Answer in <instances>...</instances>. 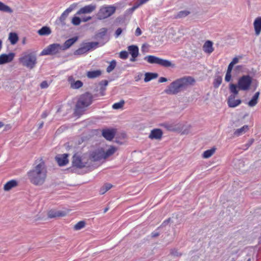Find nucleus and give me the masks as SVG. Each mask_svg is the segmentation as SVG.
I'll use <instances>...</instances> for the list:
<instances>
[{
    "label": "nucleus",
    "instance_id": "obj_9",
    "mask_svg": "<svg viewBox=\"0 0 261 261\" xmlns=\"http://www.w3.org/2000/svg\"><path fill=\"white\" fill-rule=\"evenodd\" d=\"M128 51L132 57L130 59V61L135 62L137 60V58L139 56V47L136 45H131L127 47Z\"/></svg>",
    "mask_w": 261,
    "mask_h": 261
},
{
    "label": "nucleus",
    "instance_id": "obj_19",
    "mask_svg": "<svg viewBox=\"0 0 261 261\" xmlns=\"http://www.w3.org/2000/svg\"><path fill=\"white\" fill-rule=\"evenodd\" d=\"M68 154H63L61 156L55 157V160L60 166H64L68 163Z\"/></svg>",
    "mask_w": 261,
    "mask_h": 261
},
{
    "label": "nucleus",
    "instance_id": "obj_55",
    "mask_svg": "<svg viewBox=\"0 0 261 261\" xmlns=\"http://www.w3.org/2000/svg\"><path fill=\"white\" fill-rule=\"evenodd\" d=\"M143 4H141V1H137L134 6L133 7V9H135V10L138 8L140 6L142 5Z\"/></svg>",
    "mask_w": 261,
    "mask_h": 261
},
{
    "label": "nucleus",
    "instance_id": "obj_13",
    "mask_svg": "<svg viewBox=\"0 0 261 261\" xmlns=\"http://www.w3.org/2000/svg\"><path fill=\"white\" fill-rule=\"evenodd\" d=\"M163 131L160 128H154L151 130L148 136L149 138L151 140H160L163 136Z\"/></svg>",
    "mask_w": 261,
    "mask_h": 261
},
{
    "label": "nucleus",
    "instance_id": "obj_14",
    "mask_svg": "<svg viewBox=\"0 0 261 261\" xmlns=\"http://www.w3.org/2000/svg\"><path fill=\"white\" fill-rule=\"evenodd\" d=\"M116 130L115 129H105L102 130V135L107 140L111 141L115 137Z\"/></svg>",
    "mask_w": 261,
    "mask_h": 261
},
{
    "label": "nucleus",
    "instance_id": "obj_60",
    "mask_svg": "<svg viewBox=\"0 0 261 261\" xmlns=\"http://www.w3.org/2000/svg\"><path fill=\"white\" fill-rule=\"evenodd\" d=\"M160 233L157 231H153L151 233V237L152 238H156L159 236Z\"/></svg>",
    "mask_w": 261,
    "mask_h": 261
},
{
    "label": "nucleus",
    "instance_id": "obj_5",
    "mask_svg": "<svg viewBox=\"0 0 261 261\" xmlns=\"http://www.w3.org/2000/svg\"><path fill=\"white\" fill-rule=\"evenodd\" d=\"M116 10V7L113 5L102 6L97 13V18L99 19L107 18L115 13Z\"/></svg>",
    "mask_w": 261,
    "mask_h": 261
},
{
    "label": "nucleus",
    "instance_id": "obj_11",
    "mask_svg": "<svg viewBox=\"0 0 261 261\" xmlns=\"http://www.w3.org/2000/svg\"><path fill=\"white\" fill-rule=\"evenodd\" d=\"M14 53H10L8 54H3L0 55V65L8 63L12 61L15 57Z\"/></svg>",
    "mask_w": 261,
    "mask_h": 261
},
{
    "label": "nucleus",
    "instance_id": "obj_49",
    "mask_svg": "<svg viewBox=\"0 0 261 261\" xmlns=\"http://www.w3.org/2000/svg\"><path fill=\"white\" fill-rule=\"evenodd\" d=\"M128 56V53L125 50H122L119 53V58L122 59H126Z\"/></svg>",
    "mask_w": 261,
    "mask_h": 261
},
{
    "label": "nucleus",
    "instance_id": "obj_28",
    "mask_svg": "<svg viewBox=\"0 0 261 261\" xmlns=\"http://www.w3.org/2000/svg\"><path fill=\"white\" fill-rule=\"evenodd\" d=\"M69 81H71V80L73 81V82H71V87L73 89H77L80 88L83 86V82L80 80H77L76 81H74L72 76H70L68 79Z\"/></svg>",
    "mask_w": 261,
    "mask_h": 261
},
{
    "label": "nucleus",
    "instance_id": "obj_20",
    "mask_svg": "<svg viewBox=\"0 0 261 261\" xmlns=\"http://www.w3.org/2000/svg\"><path fill=\"white\" fill-rule=\"evenodd\" d=\"M83 43L84 44L87 52L94 50L96 48L98 47V45L99 43L98 42H83Z\"/></svg>",
    "mask_w": 261,
    "mask_h": 261
},
{
    "label": "nucleus",
    "instance_id": "obj_8",
    "mask_svg": "<svg viewBox=\"0 0 261 261\" xmlns=\"http://www.w3.org/2000/svg\"><path fill=\"white\" fill-rule=\"evenodd\" d=\"M76 3L71 4L66 10H65L61 14L60 17L56 20V23L58 24H61L62 26L66 24L65 20L68 17L69 13L73 11L77 7Z\"/></svg>",
    "mask_w": 261,
    "mask_h": 261
},
{
    "label": "nucleus",
    "instance_id": "obj_38",
    "mask_svg": "<svg viewBox=\"0 0 261 261\" xmlns=\"http://www.w3.org/2000/svg\"><path fill=\"white\" fill-rule=\"evenodd\" d=\"M113 187L112 185L110 183L105 184L99 190V194L103 195L109 190Z\"/></svg>",
    "mask_w": 261,
    "mask_h": 261
},
{
    "label": "nucleus",
    "instance_id": "obj_36",
    "mask_svg": "<svg viewBox=\"0 0 261 261\" xmlns=\"http://www.w3.org/2000/svg\"><path fill=\"white\" fill-rule=\"evenodd\" d=\"M238 85L231 83L229 84V90L232 94L230 95H234V97L239 93Z\"/></svg>",
    "mask_w": 261,
    "mask_h": 261
},
{
    "label": "nucleus",
    "instance_id": "obj_33",
    "mask_svg": "<svg viewBox=\"0 0 261 261\" xmlns=\"http://www.w3.org/2000/svg\"><path fill=\"white\" fill-rule=\"evenodd\" d=\"M8 39L12 45H14L18 41V36L15 32H11L9 34Z\"/></svg>",
    "mask_w": 261,
    "mask_h": 261
},
{
    "label": "nucleus",
    "instance_id": "obj_58",
    "mask_svg": "<svg viewBox=\"0 0 261 261\" xmlns=\"http://www.w3.org/2000/svg\"><path fill=\"white\" fill-rule=\"evenodd\" d=\"M142 34V31L139 28H137L135 31V35L136 36H140Z\"/></svg>",
    "mask_w": 261,
    "mask_h": 261
},
{
    "label": "nucleus",
    "instance_id": "obj_59",
    "mask_svg": "<svg viewBox=\"0 0 261 261\" xmlns=\"http://www.w3.org/2000/svg\"><path fill=\"white\" fill-rule=\"evenodd\" d=\"M243 68V65H237L235 67L234 70L236 71H241Z\"/></svg>",
    "mask_w": 261,
    "mask_h": 261
},
{
    "label": "nucleus",
    "instance_id": "obj_21",
    "mask_svg": "<svg viewBox=\"0 0 261 261\" xmlns=\"http://www.w3.org/2000/svg\"><path fill=\"white\" fill-rule=\"evenodd\" d=\"M47 215L48 217L49 218L61 217L65 215V213L62 211H57L51 210L48 211Z\"/></svg>",
    "mask_w": 261,
    "mask_h": 261
},
{
    "label": "nucleus",
    "instance_id": "obj_12",
    "mask_svg": "<svg viewBox=\"0 0 261 261\" xmlns=\"http://www.w3.org/2000/svg\"><path fill=\"white\" fill-rule=\"evenodd\" d=\"M108 84V81L107 80H102L101 82L99 83V85L100 86L99 89L98 87H96L94 90V92H97L99 91V93L97 94L99 95V96H103L105 95L106 93L105 91L106 90V86Z\"/></svg>",
    "mask_w": 261,
    "mask_h": 261
},
{
    "label": "nucleus",
    "instance_id": "obj_51",
    "mask_svg": "<svg viewBox=\"0 0 261 261\" xmlns=\"http://www.w3.org/2000/svg\"><path fill=\"white\" fill-rule=\"evenodd\" d=\"M170 254L175 256H180L181 255V254L179 253L175 249L171 250Z\"/></svg>",
    "mask_w": 261,
    "mask_h": 261
},
{
    "label": "nucleus",
    "instance_id": "obj_22",
    "mask_svg": "<svg viewBox=\"0 0 261 261\" xmlns=\"http://www.w3.org/2000/svg\"><path fill=\"white\" fill-rule=\"evenodd\" d=\"M18 185V182L16 180L12 179L6 182L4 186V190L5 191H9L12 188L16 187Z\"/></svg>",
    "mask_w": 261,
    "mask_h": 261
},
{
    "label": "nucleus",
    "instance_id": "obj_53",
    "mask_svg": "<svg viewBox=\"0 0 261 261\" xmlns=\"http://www.w3.org/2000/svg\"><path fill=\"white\" fill-rule=\"evenodd\" d=\"M122 29L120 28H118L115 33V36L116 38L118 37L122 33Z\"/></svg>",
    "mask_w": 261,
    "mask_h": 261
},
{
    "label": "nucleus",
    "instance_id": "obj_26",
    "mask_svg": "<svg viewBox=\"0 0 261 261\" xmlns=\"http://www.w3.org/2000/svg\"><path fill=\"white\" fill-rule=\"evenodd\" d=\"M37 33L40 36H47L51 33V30L49 27L44 26L39 29Z\"/></svg>",
    "mask_w": 261,
    "mask_h": 261
},
{
    "label": "nucleus",
    "instance_id": "obj_56",
    "mask_svg": "<svg viewBox=\"0 0 261 261\" xmlns=\"http://www.w3.org/2000/svg\"><path fill=\"white\" fill-rule=\"evenodd\" d=\"M253 139H251L247 143H246L245 146L246 147V148L244 149V150H246L247 149L249 146H251V145L252 144V143L253 142Z\"/></svg>",
    "mask_w": 261,
    "mask_h": 261
},
{
    "label": "nucleus",
    "instance_id": "obj_34",
    "mask_svg": "<svg viewBox=\"0 0 261 261\" xmlns=\"http://www.w3.org/2000/svg\"><path fill=\"white\" fill-rule=\"evenodd\" d=\"M116 150L117 148L113 146H111L106 151L103 150L104 159H106L113 155Z\"/></svg>",
    "mask_w": 261,
    "mask_h": 261
},
{
    "label": "nucleus",
    "instance_id": "obj_44",
    "mask_svg": "<svg viewBox=\"0 0 261 261\" xmlns=\"http://www.w3.org/2000/svg\"><path fill=\"white\" fill-rule=\"evenodd\" d=\"M116 61L115 60H113L110 63L109 65L107 68V72L110 73L112 72L116 67Z\"/></svg>",
    "mask_w": 261,
    "mask_h": 261
},
{
    "label": "nucleus",
    "instance_id": "obj_23",
    "mask_svg": "<svg viewBox=\"0 0 261 261\" xmlns=\"http://www.w3.org/2000/svg\"><path fill=\"white\" fill-rule=\"evenodd\" d=\"M158 65L166 68L172 67L174 68L175 65L174 63H172L170 61L160 58Z\"/></svg>",
    "mask_w": 261,
    "mask_h": 261
},
{
    "label": "nucleus",
    "instance_id": "obj_15",
    "mask_svg": "<svg viewBox=\"0 0 261 261\" xmlns=\"http://www.w3.org/2000/svg\"><path fill=\"white\" fill-rule=\"evenodd\" d=\"M72 163L73 166L79 169H82L86 166L85 164L82 162L81 157L75 154L72 157Z\"/></svg>",
    "mask_w": 261,
    "mask_h": 261
},
{
    "label": "nucleus",
    "instance_id": "obj_57",
    "mask_svg": "<svg viewBox=\"0 0 261 261\" xmlns=\"http://www.w3.org/2000/svg\"><path fill=\"white\" fill-rule=\"evenodd\" d=\"M233 66H234V65L230 63L229 64L228 66L226 72H231V71H232V68H233Z\"/></svg>",
    "mask_w": 261,
    "mask_h": 261
},
{
    "label": "nucleus",
    "instance_id": "obj_42",
    "mask_svg": "<svg viewBox=\"0 0 261 261\" xmlns=\"http://www.w3.org/2000/svg\"><path fill=\"white\" fill-rule=\"evenodd\" d=\"M222 78L221 76L218 75L216 76L213 82V86L214 88H218L222 83Z\"/></svg>",
    "mask_w": 261,
    "mask_h": 261
},
{
    "label": "nucleus",
    "instance_id": "obj_31",
    "mask_svg": "<svg viewBox=\"0 0 261 261\" xmlns=\"http://www.w3.org/2000/svg\"><path fill=\"white\" fill-rule=\"evenodd\" d=\"M160 58L154 56L149 55L144 57V59L150 64H159Z\"/></svg>",
    "mask_w": 261,
    "mask_h": 261
},
{
    "label": "nucleus",
    "instance_id": "obj_47",
    "mask_svg": "<svg viewBox=\"0 0 261 261\" xmlns=\"http://www.w3.org/2000/svg\"><path fill=\"white\" fill-rule=\"evenodd\" d=\"M134 11H135V9H133V7L129 8L125 11L124 13L123 14V15L126 18H127L128 17L129 18Z\"/></svg>",
    "mask_w": 261,
    "mask_h": 261
},
{
    "label": "nucleus",
    "instance_id": "obj_1",
    "mask_svg": "<svg viewBox=\"0 0 261 261\" xmlns=\"http://www.w3.org/2000/svg\"><path fill=\"white\" fill-rule=\"evenodd\" d=\"M35 166L27 173L30 181L35 186H40L45 181L47 177V168L44 162L40 159L36 160Z\"/></svg>",
    "mask_w": 261,
    "mask_h": 261
},
{
    "label": "nucleus",
    "instance_id": "obj_61",
    "mask_svg": "<svg viewBox=\"0 0 261 261\" xmlns=\"http://www.w3.org/2000/svg\"><path fill=\"white\" fill-rule=\"evenodd\" d=\"M170 221H171V218H169L167 219V220H165V221L163 222V223H162V226H166V225H167V224L169 223V222H170Z\"/></svg>",
    "mask_w": 261,
    "mask_h": 261
},
{
    "label": "nucleus",
    "instance_id": "obj_39",
    "mask_svg": "<svg viewBox=\"0 0 261 261\" xmlns=\"http://www.w3.org/2000/svg\"><path fill=\"white\" fill-rule=\"evenodd\" d=\"M86 53H87V51L84 44L82 43L81 45V47H79L77 49L75 50L73 54L74 55H82Z\"/></svg>",
    "mask_w": 261,
    "mask_h": 261
},
{
    "label": "nucleus",
    "instance_id": "obj_62",
    "mask_svg": "<svg viewBox=\"0 0 261 261\" xmlns=\"http://www.w3.org/2000/svg\"><path fill=\"white\" fill-rule=\"evenodd\" d=\"M167 79L165 77H161L159 80V83H164L167 81Z\"/></svg>",
    "mask_w": 261,
    "mask_h": 261
},
{
    "label": "nucleus",
    "instance_id": "obj_27",
    "mask_svg": "<svg viewBox=\"0 0 261 261\" xmlns=\"http://www.w3.org/2000/svg\"><path fill=\"white\" fill-rule=\"evenodd\" d=\"M101 73L100 70L89 71L87 73V76L89 79H94L99 77Z\"/></svg>",
    "mask_w": 261,
    "mask_h": 261
},
{
    "label": "nucleus",
    "instance_id": "obj_45",
    "mask_svg": "<svg viewBox=\"0 0 261 261\" xmlns=\"http://www.w3.org/2000/svg\"><path fill=\"white\" fill-rule=\"evenodd\" d=\"M125 103L124 100H121L119 102L115 103L112 106V108L114 110H118L122 108Z\"/></svg>",
    "mask_w": 261,
    "mask_h": 261
},
{
    "label": "nucleus",
    "instance_id": "obj_6",
    "mask_svg": "<svg viewBox=\"0 0 261 261\" xmlns=\"http://www.w3.org/2000/svg\"><path fill=\"white\" fill-rule=\"evenodd\" d=\"M252 83V78L249 75H244L240 77L238 82L239 90L246 91L249 89Z\"/></svg>",
    "mask_w": 261,
    "mask_h": 261
},
{
    "label": "nucleus",
    "instance_id": "obj_46",
    "mask_svg": "<svg viewBox=\"0 0 261 261\" xmlns=\"http://www.w3.org/2000/svg\"><path fill=\"white\" fill-rule=\"evenodd\" d=\"M86 225V223L84 221H81L77 222L74 226V229L76 230H80L81 229L84 228Z\"/></svg>",
    "mask_w": 261,
    "mask_h": 261
},
{
    "label": "nucleus",
    "instance_id": "obj_29",
    "mask_svg": "<svg viewBox=\"0 0 261 261\" xmlns=\"http://www.w3.org/2000/svg\"><path fill=\"white\" fill-rule=\"evenodd\" d=\"M259 94L260 92L259 91L256 92L254 94L251 100H249L248 102L249 106L252 107L255 106L257 103Z\"/></svg>",
    "mask_w": 261,
    "mask_h": 261
},
{
    "label": "nucleus",
    "instance_id": "obj_32",
    "mask_svg": "<svg viewBox=\"0 0 261 261\" xmlns=\"http://www.w3.org/2000/svg\"><path fill=\"white\" fill-rule=\"evenodd\" d=\"M107 32L108 29L106 28L100 29L99 32L95 35V38L99 40L104 39Z\"/></svg>",
    "mask_w": 261,
    "mask_h": 261
},
{
    "label": "nucleus",
    "instance_id": "obj_64",
    "mask_svg": "<svg viewBox=\"0 0 261 261\" xmlns=\"http://www.w3.org/2000/svg\"><path fill=\"white\" fill-rule=\"evenodd\" d=\"M90 19H91V17L90 16L85 17L82 18V20L83 22H87L90 20Z\"/></svg>",
    "mask_w": 261,
    "mask_h": 261
},
{
    "label": "nucleus",
    "instance_id": "obj_4",
    "mask_svg": "<svg viewBox=\"0 0 261 261\" xmlns=\"http://www.w3.org/2000/svg\"><path fill=\"white\" fill-rule=\"evenodd\" d=\"M19 62L22 66L30 69H33L37 63V56L35 52H32L23 55L19 58Z\"/></svg>",
    "mask_w": 261,
    "mask_h": 261
},
{
    "label": "nucleus",
    "instance_id": "obj_54",
    "mask_svg": "<svg viewBox=\"0 0 261 261\" xmlns=\"http://www.w3.org/2000/svg\"><path fill=\"white\" fill-rule=\"evenodd\" d=\"M40 86L41 88L44 89V88H46L48 87V84L46 81H43L40 84Z\"/></svg>",
    "mask_w": 261,
    "mask_h": 261
},
{
    "label": "nucleus",
    "instance_id": "obj_35",
    "mask_svg": "<svg viewBox=\"0 0 261 261\" xmlns=\"http://www.w3.org/2000/svg\"><path fill=\"white\" fill-rule=\"evenodd\" d=\"M216 148L213 147L210 149H208L203 152L202 157L204 159H208L210 158L215 152Z\"/></svg>",
    "mask_w": 261,
    "mask_h": 261
},
{
    "label": "nucleus",
    "instance_id": "obj_40",
    "mask_svg": "<svg viewBox=\"0 0 261 261\" xmlns=\"http://www.w3.org/2000/svg\"><path fill=\"white\" fill-rule=\"evenodd\" d=\"M0 11L5 12L12 13L13 10L8 6L0 2Z\"/></svg>",
    "mask_w": 261,
    "mask_h": 261
},
{
    "label": "nucleus",
    "instance_id": "obj_43",
    "mask_svg": "<svg viewBox=\"0 0 261 261\" xmlns=\"http://www.w3.org/2000/svg\"><path fill=\"white\" fill-rule=\"evenodd\" d=\"M126 19L127 18L125 17L123 15H120L116 18L114 21V23L116 25H118L120 24L124 23Z\"/></svg>",
    "mask_w": 261,
    "mask_h": 261
},
{
    "label": "nucleus",
    "instance_id": "obj_63",
    "mask_svg": "<svg viewBox=\"0 0 261 261\" xmlns=\"http://www.w3.org/2000/svg\"><path fill=\"white\" fill-rule=\"evenodd\" d=\"M238 62H239L238 58L237 57H235L232 59V60L230 62V63H231L232 64H233L234 65V64H237Z\"/></svg>",
    "mask_w": 261,
    "mask_h": 261
},
{
    "label": "nucleus",
    "instance_id": "obj_10",
    "mask_svg": "<svg viewBox=\"0 0 261 261\" xmlns=\"http://www.w3.org/2000/svg\"><path fill=\"white\" fill-rule=\"evenodd\" d=\"M103 149L101 148L95 151H92L90 155V158L93 161H99L102 159H104Z\"/></svg>",
    "mask_w": 261,
    "mask_h": 261
},
{
    "label": "nucleus",
    "instance_id": "obj_48",
    "mask_svg": "<svg viewBox=\"0 0 261 261\" xmlns=\"http://www.w3.org/2000/svg\"><path fill=\"white\" fill-rule=\"evenodd\" d=\"M82 21L81 19L79 17L74 16L71 21V23L74 25H79Z\"/></svg>",
    "mask_w": 261,
    "mask_h": 261
},
{
    "label": "nucleus",
    "instance_id": "obj_7",
    "mask_svg": "<svg viewBox=\"0 0 261 261\" xmlns=\"http://www.w3.org/2000/svg\"><path fill=\"white\" fill-rule=\"evenodd\" d=\"M62 50L61 45L59 43H53L45 48L41 53L40 55H55Z\"/></svg>",
    "mask_w": 261,
    "mask_h": 261
},
{
    "label": "nucleus",
    "instance_id": "obj_16",
    "mask_svg": "<svg viewBox=\"0 0 261 261\" xmlns=\"http://www.w3.org/2000/svg\"><path fill=\"white\" fill-rule=\"evenodd\" d=\"M96 9L95 5H89L85 6V7L81 8L77 12L76 14L81 15L82 14L90 13L95 10Z\"/></svg>",
    "mask_w": 261,
    "mask_h": 261
},
{
    "label": "nucleus",
    "instance_id": "obj_25",
    "mask_svg": "<svg viewBox=\"0 0 261 261\" xmlns=\"http://www.w3.org/2000/svg\"><path fill=\"white\" fill-rule=\"evenodd\" d=\"M213 42L210 40L206 41L203 46V50L208 54H211L214 51V48L213 47Z\"/></svg>",
    "mask_w": 261,
    "mask_h": 261
},
{
    "label": "nucleus",
    "instance_id": "obj_50",
    "mask_svg": "<svg viewBox=\"0 0 261 261\" xmlns=\"http://www.w3.org/2000/svg\"><path fill=\"white\" fill-rule=\"evenodd\" d=\"M164 125L168 130L174 132L176 130L175 126L172 124H165Z\"/></svg>",
    "mask_w": 261,
    "mask_h": 261
},
{
    "label": "nucleus",
    "instance_id": "obj_18",
    "mask_svg": "<svg viewBox=\"0 0 261 261\" xmlns=\"http://www.w3.org/2000/svg\"><path fill=\"white\" fill-rule=\"evenodd\" d=\"M234 95H229L227 99L228 106L230 108H235L240 105L242 102L241 99H234Z\"/></svg>",
    "mask_w": 261,
    "mask_h": 261
},
{
    "label": "nucleus",
    "instance_id": "obj_41",
    "mask_svg": "<svg viewBox=\"0 0 261 261\" xmlns=\"http://www.w3.org/2000/svg\"><path fill=\"white\" fill-rule=\"evenodd\" d=\"M190 13V12L188 10H183L178 12L175 16V18H184L188 16Z\"/></svg>",
    "mask_w": 261,
    "mask_h": 261
},
{
    "label": "nucleus",
    "instance_id": "obj_37",
    "mask_svg": "<svg viewBox=\"0 0 261 261\" xmlns=\"http://www.w3.org/2000/svg\"><path fill=\"white\" fill-rule=\"evenodd\" d=\"M249 129V127L247 125H245L242 126L241 128H238L236 129L233 134L235 136H239L241 135L242 134L245 133Z\"/></svg>",
    "mask_w": 261,
    "mask_h": 261
},
{
    "label": "nucleus",
    "instance_id": "obj_52",
    "mask_svg": "<svg viewBox=\"0 0 261 261\" xmlns=\"http://www.w3.org/2000/svg\"><path fill=\"white\" fill-rule=\"evenodd\" d=\"M231 79V72H226L225 76V81L226 82H229Z\"/></svg>",
    "mask_w": 261,
    "mask_h": 261
},
{
    "label": "nucleus",
    "instance_id": "obj_17",
    "mask_svg": "<svg viewBox=\"0 0 261 261\" xmlns=\"http://www.w3.org/2000/svg\"><path fill=\"white\" fill-rule=\"evenodd\" d=\"M79 38L77 36L73 37L71 38H70L67 40L63 45H61V48L62 50H66L71 47L75 42H76Z\"/></svg>",
    "mask_w": 261,
    "mask_h": 261
},
{
    "label": "nucleus",
    "instance_id": "obj_30",
    "mask_svg": "<svg viewBox=\"0 0 261 261\" xmlns=\"http://www.w3.org/2000/svg\"><path fill=\"white\" fill-rule=\"evenodd\" d=\"M159 76L158 73L155 72H146L145 74L144 81L145 82H148L150 81L157 78Z\"/></svg>",
    "mask_w": 261,
    "mask_h": 261
},
{
    "label": "nucleus",
    "instance_id": "obj_24",
    "mask_svg": "<svg viewBox=\"0 0 261 261\" xmlns=\"http://www.w3.org/2000/svg\"><path fill=\"white\" fill-rule=\"evenodd\" d=\"M253 24L255 34L258 35L261 32V17L256 18L253 22Z\"/></svg>",
    "mask_w": 261,
    "mask_h": 261
},
{
    "label": "nucleus",
    "instance_id": "obj_2",
    "mask_svg": "<svg viewBox=\"0 0 261 261\" xmlns=\"http://www.w3.org/2000/svg\"><path fill=\"white\" fill-rule=\"evenodd\" d=\"M195 83V79L190 76H184L172 82L164 90V92L168 95H176L184 91Z\"/></svg>",
    "mask_w": 261,
    "mask_h": 261
},
{
    "label": "nucleus",
    "instance_id": "obj_3",
    "mask_svg": "<svg viewBox=\"0 0 261 261\" xmlns=\"http://www.w3.org/2000/svg\"><path fill=\"white\" fill-rule=\"evenodd\" d=\"M98 96L99 95L97 93L95 92L92 95L89 92H86L80 95L74 109V114L78 116L82 115L86 108L92 104L93 99Z\"/></svg>",
    "mask_w": 261,
    "mask_h": 261
}]
</instances>
